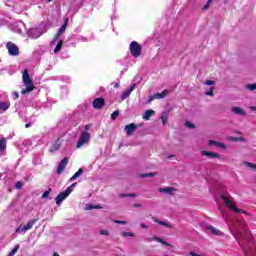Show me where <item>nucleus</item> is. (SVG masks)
I'll return each mask as SVG.
<instances>
[{"mask_svg": "<svg viewBox=\"0 0 256 256\" xmlns=\"http://www.w3.org/2000/svg\"><path fill=\"white\" fill-rule=\"evenodd\" d=\"M22 80L24 86L26 87V89L21 91L22 95H27L28 93H31V91H35V84H33V79H31V76H29V70L24 69Z\"/></svg>", "mask_w": 256, "mask_h": 256, "instance_id": "nucleus-1", "label": "nucleus"}, {"mask_svg": "<svg viewBox=\"0 0 256 256\" xmlns=\"http://www.w3.org/2000/svg\"><path fill=\"white\" fill-rule=\"evenodd\" d=\"M220 199H222V201L224 202V205H226L228 209H231V211H234V213L241 212V209L235 206V201L233 200V197L231 195L227 196L225 194H221Z\"/></svg>", "mask_w": 256, "mask_h": 256, "instance_id": "nucleus-2", "label": "nucleus"}, {"mask_svg": "<svg viewBox=\"0 0 256 256\" xmlns=\"http://www.w3.org/2000/svg\"><path fill=\"white\" fill-rule=\"evenodd\" d=\"M76 186H77V183H73L65 191L58 194L55 198L56 205H61V203H63V201H65V199H67L69 195L73 193V187H76Z\"/></svg>", "mask_w": 256, "mask_h": 256, "instance_id": "nucleus-3", "label": "nucleus"}, {"mask_svg": "<svg viewBox=\"0 0 256 256\" xmlns=\"http://www.w3.org/2000/svg\"><path fill=\"white\" fill-rule=\"evenodd\" d=\"M143 51V47L137 43V41H133L130 43V53L132 57H141V52Z\"/></svg>", "mask_w": 256, "mask_h": 256, "instance_id": "nucleus-4", "label": "nucleus"}, {"mask_svg": "<svg viewBox=\"0 0 256 256\" xmlns=\"http://www.w3.org/2000/svg\"><path fill=\"white\" fill-rule=\"evenodd\" d=\"M91 139V133L87 131H83L80 135V138L78 139V142L76 144L77 149H81L85 145V143H89V140Z\"/></svg>", "mask_w": 256, "mask_h": 256, "instance_id": "nucleus-5", "label": "nucleus"}, {"mask_svg": "<svg viewBox=\"0 0 256 256\" xmlns=\"http://www.w3.org/2000/svg\"><path fill=\"white\" fill-rule=\"evenodd\" d=\"M6 49L12 57H17L19 55V46L15 45L13 42H8L6 44Z\"/></svg>", "mask_w": 256, "mask_h": 256, "instance_id": "nucleus-6", "label": "nucleus"}, {"mask_svg": "<svg viewBox=\"0 0 256 256\" xmlns=\"http://www.w3.org/2000/svg\"><path fill=\"white\" fill-rule=\"evenodd\" d=\"M35 223H37V219H33V220L29 221L26 226L20 225L16 229V233H27V231H29V229H33V225Z\"/></svg>", "mask_w": 256, "mask_h": 256, "instance_id": "nucleus-7", "label": "nucleus"}, {"mask_svg": "<svg viewBox=\"0 0 256 256\" xmlns=\"http://www.w3.org/2000/svg\"><path fill=\"white\" fill-rule=\"evenodd\" d=\"M67 165H69V158L64 157L60 161L58 168L56 170L57 175H61V173H63L65 171V167H67Z\"/></svg>", "mask_w": 256, "mask_h": 256, "instance_id": "nucleus-8", "label": "nucleus"}, {"mask_svg": "<svg viewBox=\"0 0 256 256\" xmlns=\"http://www.w3.org/2000/svg\"><path fill=\"white\" fill-rule=\"evenodd\" d=\"M137 130V125L135 123H130L125 126L124 131L126 132L127 137H131L133 133Z\"/></svg>", "mask_w": 256, "mask_h": 256, "instance_id": "nucleus-9", "label": "nucleus"}, {"mask_svg": "<svg viewBox=\"0 0 256 256\" xmlns=\"http://www.w3.org/2000/svg\"><path fill=\"white\" fill-rule=\"evenodd\" d=\"M92 105L94 109H101L102 107H105V99L104 98H95L92 102Z\"/></svg>", "mask_w": 256, "mask_h": 256, "instance_id": "nucleus-10", "label": "nucleus"}, {"mask_svg": "<svg viewBox=\"0 0 256 256\" xmlns=\"http://www.w3.org/2000/svg\"><path fill=\"white\" fill-rule=\"evenodd\" d=\"M68 21H69V19L66 18L64 24L59 28L58 32L54 36V41H57V39H59V37H61V34L65 33V31L67 30V23H68Z\"/></svg>", "mask_w": 256, "mask_h": 256, "instance_id": "nucleus-11", "label": "nucleus"}, {"mask_svg": "<svg viewBox=\"0 0 256 256\" xmlns=\"http://www.w3.org/2000/svg\"><path fill=\"white\" fill-rule=\"evenodd\" d=\"M201 155L209 157L210 159H221V156L217 152L201 151Z\"/></svg>", "mask_w": 256, "mask_h": 256, "instance_id": "nucleus-12", "label": "nucleus"}, {"mask_svg": "<svg viewBox=\"0 0 256 256\" xmlns=\"http://www.w3.org/2000/svg\"><path fill=\"white\" fill-rule=\"evenodd\" d=\"M152 221L158 225H162V227H167L168 229H173L174 227L172 223L161 221L157 219V217H152Z\"/></svg>", "mask_w": 256, "mask_h": 256, "instance_id": "nucleus-13", "label": "nucleus"}, {"mask_svg": "<svg viewBox=\"0 0 256 256\" xmlns=\"http://www.w3.org/2000/svg\"><path fill=\"white\" fill-rule=\"evenodd\" d=\"M135 89V84H133L130 88L126 89L122 95H121V99L123 101H125V99H128V97L131 95V93H133V90Z\"/></svg>", "mask_w": 256, "mask_h": 256, "instance_id": "nucleus-14", "label": "nucleus"}, {"mask_svg": "<svg viewBox=\"0 0 256 256\" xmlns=\"http://www.w3.org/2000/svg\"><path fill=\"white\" fill-rule=\"evenodd\" d=\"M151 241H157V243H162V245H165L166 247H170L171 249H173V245L170 244L169 242H166L165 240H163L160 237L154 236L152 238H150Z\"/></svg>", "mask_w": 256, "mask_h": 256, "instance_id": "nucleus-15", "label": "nucleus"}, {"mask_svg": "<svg viewBox=\"0 0 256 256\" xmlns=\"http://www.w3.org/2000/svg\"><path fill=\"white\" fill-rule=\"evenodd\" d=\"M207 231H210L212 235H216V236H221L223 235V232H221V230L215 228V226H207L206 227Z\"/></svg>", "mask_w": 256, "mask_h": 256, "instance_id": "nucleus-16", "label": "nucleus"}, {"mask_svg": "<svg viewBox=\"0 0 256 256\" xmlns=\"http://www.w3.org/2000/svg\"><path fill=\"white\" fill-rule=\"evenodd\" d=\"M208 145L210 147H212L213 145H215L216 147H220V149H227V146L224 143L221 142H217L215 140H209L208 141Z\"/></svg>", "mask_w": 256, "mask_h": 256, "instance_id": "nucleus-17", "label": "nucleus"}, {"mask_svg": "<svg viewBox=\"0 0 256 256\" xmlns=\"http://www.w3.org/2000/svg\"><path fill=\"white\" fill-rule=\"evenodd\" d=\"M159 193H166L167 195H173V191H176L173 187H164L158 189Z\"/></svg>", "mask_w": 256, "mask_h": 256, "instance_id": "nucleus-18", "label": "nucleus"}, {"mask_svg": "<svg viewBox=\"0 0 256 256\" xmlns=\"http://www.w3.org/2000/svg\"><path fill=\"white\" fill-rule=\"evenodd\" d=\"M232 113H235V115H242V116L246 115L245 110L237 106L232 108Z\"/></svg>", "mask_w": 256, "mask_h": 256, "instance_id": "nucleus-19", "label": "nucleus"}, {"mask_svg": "<svg viewBox=\"0 0 256 256\" xmlns=\"http://www.w3.org/2000/svg\"><path fill=\"white\" fill-rule=\"evenodd\" d=\"M154 113L155 110H147L143 115V119H145V121H149V119H151V116H153Z\"/></svg>", "mask_w": 256, "mask_h": 256, "instance_id": "nucleus-20", "label": "nucleus"}, {"mask_svg": "<svg viewBox=\"0 0 256 256\" xmlns=\"http://www.w3.org/2000/svg\"><path fill=\"white\" fill-rule=\"evenodd\" d=\"M81 175H83V169L80 168L71 178H70V182L75 181V179H79V177H81Z\"/></svg>", "mask_w": 256, "mask_h": 256, "instance_id": "nucleus-21", "label": "nucleus"}, {"mask_svg": "<svg viewBox=\"0 0 256 256\" xmlns=\"http://www.w3.org/2000/svg\"><path fill=\"white\" fill-rule=\"evenodd\" d=\"M169 91L168 90H163L161 93H156L154 94L156 99H164V97H167Z\"/></svg>", "mask_w": 256, "mask_h": 256, "instance_id": "nucleus-22", "label": "nucleus"}, {"mask_svg": "<svg viewBox=\"0 0 256 256\" xmlns=\"http://www.w3.org/2000/svg\"><path fill=\"white\" fill-rule=\"evenodd\" d=\"M7 149V138L0 139V151Z\"/></svg>", "mask_w": 256, "mask_h": 256, "instance_id": "nucleus-23", "label": "nucleus"}, {"mask_svg": "<svg viewBox=\"0 0 256 256\" xmlns=\"http://www.w3.org/2000/svg\"><path fill=\"white\" fill-rule=\"evenodd\" d=\"M9 107H11V104L9 102H0L1 111H7Z\"/></svg>", "mask_w": 256, "mask_h": 256, "instance_id": "nucleus-24", "label": "nucleus"}, {"mask_svg": "<svg viewBox=\"0 0 256 256\" xmlns=\"http://www.w3.org/2000/svg\"><path fill=\"white\" fill-rule=\"evenodd\" d=\"M61 47H63V40L60 39V40L58 41V43H57L55 49H54V53L60 52V51H61Z\"/></svg>", "mask_w": 256, "mask_h": 256, "instance_id": "nucleus-25", "label": "nucleus"}, {"mask_svg": "<svg viewBox=\"0 0 256 256\" xmlns=\"http://www.w3.org/2000/svg\"><path fill=\"white\" fill-rule=\"evenodd\" d=\"M228 141H233V142H237V141L245 142V138H243V137H228Z\"/></svg>", "mask_w": 256, "mask_h": 256, "instance_id": "nucleus-26", "label": "nucleus"}, {"mask_svg": "<svg viewBox=\"0 0 256 256\" xmlns=\"http://www.w3.org/2000/svg\"><path fill=\"white\" fill-rule=\"evenodd\" d=\"M119 197H120V199H125V197H137V194H135V193H130V194L122 193V194H119Z\"/></svg>", "mask_w": 256, "mask_h": 256, "instance_id": "nucleus-27", "label": "nucleus"}, {"mask_svg": "<svg viewBox=\"0 0 256 256\" xmlns=\"http://www.w3.org/2000/svg\"><path fill=\"white\" fill-rule=\"evenodd\" d=\"M157 176V173H144V174H141L140 177H142V179H145V177H156Z\"/></svg>", "mask_w": 256, "mask_h": 256, "instance_id": "nucleus-28", "label": "nucleus"}, {"mask_svg": "<svg viewBox=\"0 0 256 256\" xmlns=\"http://www.w3.org/2000/svg\"><path fill=\"white\" fill-rule=\"evenodd\" d=\"M19 251V245L14 246L12 251L9 252L8 256H15V253Z\"/></svg>", "mask_w": 256, "mask_h": 256, "instance_id": "nucleus-29", "label": "nucleus"}, {"mask_svg": "<svg viewBox=\"0 0 256 256\" xmlns=\"http://www.w3.org/2000/svg\"><path fill=\"white\" fill-rule=\"evenodd\" d=\"M246 89H248V91H255L256 90V83L247 84Z\"/></svg>", "mask_w": 256, "mask_h": 256, "instance_id": "nucleus-30", "label": "nucleus"}, {"mask_svg": "<svg viewBox=\"0 0 256 256\" xmlns=\"http://www.w3.org/2000/svg\"><path fill=\"white\" fill-rule=\"evenodd\" d=\"M119 110H115L112 114H111V119L112 121H115V119H117V117H119Z\"/></svg>", "mask_w": 256, "mask_h": 256, "instance_id": "nucleus-31", "label": "nucleus"}, {"mask_svg": "<svg viewBox=\"0 0 256 256\" xmlns=\"http://www.w3.org/2000/svg\"><path fill=\"white\" fill-rule=\"evenodd\" d=\"M15 189H18V190L23 189V182L21 181L16 182Z\"/></svg>", "mask_w": 256, "mask_h": 256, "instance_id": "nucleus-32", "label": "nucleus"}, {"mask_svg": "<svg viewBox=\"0 0 256 256\" xmlns=\"http://www.w3.org/2000/svg\"><path fill=\"white\" fill-rule=\"evenodd\" d=\"M246 167H249L250 169H254L256 171V164H253L251 162H246Z\"/></svg>", "mask_w": 256, "mask_h": 256, "instance_id": "nucleus-33", "label": "nucleus"}, {"mask_svg": "<svg viewBox=\"0 0 256 256\" xmlns=\"http://www.w3.org/2000/svg\"><path fill=\"white\" fill-rule=\"evenodd\" d=\"M49 193H51V189L45 191V192L42 194V199H47V197H49Z\"/></svg>", "mask_w": 256, "mask_h": 256, "instance_id": "nucleus-34", "label": "nucleus"}, {"mask_svg": "<svg viewBox=\"0 0 256 256\" xmlns=\"http://www.w3.org/2000/svg\"><path fill=\"white\" fill-rule=\"evenodd\" d=\"M122 235H123V237H135V234H133L131 232H123Z\"/></svg>", "mask_w": 256, "mask_h": 256, "instance_id": "nucleus-35", "label": "nucleus"}, {"mask_svg": "<svg viewBox=\"0 0 256 256\" xmlns=\"http://www.w3.org/2000/svg\"><path fill=\"white\" fill-rule=\"evenodd\" d=\"M186 127H188L189 129H195V124L191 122H186Z\"/></svg>", "mask_w": 256, "mask_h": 256, "instance_id": "nucleus-36", "label": "nucleus"}, {"mask_svg": "<svg viewBox=\"0 0 256 256\" xmlns=\"http://www.w3.org/2000/svg\"><path fill=\"white\" fill-rule=\"evenodd\" d=\"M204 85H215V81H213V80H206L204 82Z\"/></svg>", "mask_w": 256, "mask_h": 256, "instance_id": "nucleus-37", "label": "nucleus"}, {"mask_svg": "<svg viewBox=\"0 0 256 256\" xmlns=\"http://www.w3.org/2000/svg\"><path fill=\"white\" fill-rule=\"evenodd\" d=\"M115 223H117L118 225H127V222L123 220H116Z\"/></svg>", "mask_w": 256, "mask_h": 256, "instance_id": "nucleus-38", "label": "nucleus"}, {"mask_svg": "<svg viewBox=\"0 0 256 256\" xmlns=\"http://www.w3.org/2000/svg\"><path fill=\"white\" fill-rule=\"evenodd\" d=\"M210 5H211V2H209V0H208L206 5L203 7V11H207V9H209Z\"/></svg>", "mask_w": 256, "mask_h": 256, "instance_id": "nucleus-39", "label": "nucleus"}, {"mask_svg": "<svg viewBox=\"0 0 256 256\" xmlns=\"http://www.w3.org/2000/svg\"><path fill=\"white\" fill-rule=\"evenodd\" d=\"M155 99H157V98H156V96H155V94H154V95H152V96L149 97L148 103H151L152 101H155Z\"/></svg>", "mask_w": 256, "mask_h": 256, "instance_id": "nucleus-40", "label": "nucleus"}, {"mask_svg": "<svg viewBox=\"0 0 256 256\" xmlns=\"http://www.w3.org/2000/svg\"><path fill=\"white\" fill-rule=\"evenodd\" d=\"M206 95H208L209 97H213V88H211L208 92H206Z\"/></svg>", "mask_w": 256, "mask_h": 256, "instance_id": "nucleus-41", "label": "nucleus"}, {"mask_svg": "<svg viewBox=\"0 0 256 256\" xmlns=\"http://www.w3.org/2000/svg\"><path fill=\"white\" fill-rule=\"evenodd\" d=\"M87 211H91L93 209H95V205H91L89 204L87 207H86Z\"/></svg>", "mask_w": 256, "mask_h": 256, "instance_id": "nucleus-42", "label": "nucleus"}, {"mask_svg": "<svg viewBox=\"0 0 256 256\" xmlns=\"http://www.w3.org/2000/svg\"><path fill=\"white\" fill-rule=\"evenodd\" d=\"M132 207H134V209H137V208H141L142 205H141V203H135L132 205Z\"/></svg>", "mask_w": 256, "mask_h": 256, "instance_id": "nucleus-43", "label": "nucleus"}, {"mask_svg": "<svg viewBox=\"0 0 256 256\" xmlns=\"http://www.w3.org/2000/svg\"><path fill=\"white\" fill-rule=\"evenodd\" d=\"M100 235H109V231L107 230H101Z\"/></svg>", "mask_w": 256, "mask_h": 256, "instance_id": "nucleus-44", "label": "nucleus"}, {"mask_svg": "<svg viewBox=\"0 0 256 256\" xmlns=\"http://www.w3.org/2000/svg\"><path fill=\"white\" fill-rule=\"evenodd\" d=\"M89 129H91V124H87V125L85 126V131H86V132L89 131Z\"/></svg>", "mask_w": 256, "mask_h": 256, "instance_id": "nucleus-45", "label": "nucleus"}, {"mask_svg": "<svg viewBox=\"0 0 256 256\" xmlns=\"http://www.w3.org/2000/svg\"><path fill=\"white\" fill-rule=\"evenodd\" d=\"M239 213H243V215H248V212L246 210H242V209H240Z\"/></svg>", "mask_w": 256, "mask_h": 256, "instance_id": "nucleus-46", "label": "nucleus"}, {"mask_svg": "<svg viewBox=\"0 0 256 256\" xmlns=\"http://www.w3.org/2000/svg\"><path fill=\"white\" fill-rule=\"evenodd\" d=\"M140 227H142V229H147V226H146L145 223H141V224H140Z\"/></svg>", "mask_w": 256, "mask_h": 256, "instance_id": "nucleus-47", "label": "nucleus"}, {"mask_svg": "<svg viewBox=\"0 0 256 256\" xmlns=\"http://www.w3.org/2000/svg\"><path fill=\"white\" fill-rule=\"evenodd\" d=\"M162 119V123H163V125H165V123H167V119H165V118H161Z\"/></svg>", "mask_w": 256, "mask_h": 256, "instance_id": "nucleus-48", "label": "nucleus"}, {"mask_svg": "<svg viewBox=\"0 0 256 256\" xmlns=\"http://www.w3.org/2000/svg\"><path fill=\"white\" fill-rule=\"evenodd\" d=\"M103 207L99 206V205H94V209H102Z\"/></svg>", "mask_w": 256, "mask_h": 256, "instance_id": "nucleus-49", "label": "nucleus"}, {"mask_svg": "<svg viewBox=\"0 0 256 256\" xmlns=\"http://www.w3.org/2000/svg\"><path fill=\"white\" fill-rule=\"evenodd\" d=\"M25 127H26V129H29V127H31V123L25 124Z\"/></svg>", "mask_w": 256, "mask_h": 256, "instance_id": "nucleus-50", "label": "nucleus"}, {"mask_svg": "<svg viewBox=\"0 0 256 256\" xmlns=\"http://www.w3.org/2000/svg\"><path fill=\"white\" fill-rule=\"evenodd\" d=\"M241 225H243V227H247V223L245 221H242Z\"/></svg>", "mask_w": 256, "mask_h": 256, "instance_id": "nucleus-51", "label": "nucleus"}, {"mask_svg": "<svg viewBox=\"0 0 256 256\" xmlns=\"http://www.w3.org/2000/svg\"><path fill=\"white\" fill-rule=\"evenodd\" d=\"M114 87H115V89H119V87H120L119 83H116V84L114 85Z\"/></svg>", "mask_w": 256, "mask_h": 256, "instance_id": "nucleus-52", "label": "nucleus"}, {"mask_svg": "<svg viewBox=\"0 0 256 256\" xmlns=\"http://www.w3.org/2000/svg\"><path fill=\"white\" fill-rule=\"evenodd\" d=\"M251 109L252 111H256V106H253Z\"/></svg>", "mask_w": 256, "mask_h": 256, "instance_id": "nucleus-53", "label": "nucleus"}, {"mask_svg": "<svg viewBox=\"0 0 256 256\" xmlns=\"http://www.w3.org/2000/svg\"><path fill=\"white\" fill-rule=\"evenodd\" d=\"M16 98H19V94L18 93H16Z\"/></svg>", "mask_w": 256, "mask_h": 256, "instance_id": "nucleus-54", "label": "nucleus"}, {"mask_svg": "<svg viewBox=\"0 0 256 256\" xmlns=\"http://www.w3.org/2000/svg\"><path fill=\"white\" fill-rule=\"evenodd\" d=\"M209 3H213V0H209Z\"/></svg>", "mask_w": 256, "mask_h": 256, "instance_id": "nucleus-55", "label": "nucleus"}, {"mask_svg": "<svg viewBox=\"0 0 256 256\" xmlns=\"http://www.w3.org/2000/svg\"><path fill=\"white\" fill-rule=\"evenodd\" d=\"M48 1V3H51V1H53V0H47Z\"/></svg>", "mask_w": 256, "mask_h": 256, "instance_id": "nucleus-56", "label": "nucleus"}, {"mask_svg": "<svg viewBox=\"0 0 256 256\" xmlns=\"http://www.w3.org/2000/svg\"><path fill=\"white\" fill-rule=\"evenodd\" d=\"M2 175L0 174V179H1Z\"/></svg>", "mask_w": 256, "mask_h": 256, "instance_id": "nucleus-57", "label": "nucleus"}]
</instances>
